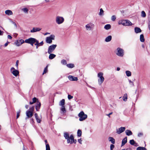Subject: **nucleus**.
I'll use <instances>...</instances> for the list:
<instances>
[{"label":"nucleus","mask_w":150,"mask_h":150,"mask_svg":"<svg viewBox=\"0 0 150 150\" xmlns=\"http://www.w3.org/2000/svg\"><path fill=\"white\" fill-rule=\"evenodd\" d=\"M64 136L65 139L67 140V143L72 144L73 143H76V140L74 139L73 135L71 134L69 137V134L68 132H64Z\"/></svg>","instance_id":"obj_1"},{"label":"nucleus","mask_w":150,"mask_h":150,"mask_svg":"<svg viewBox=\"0 0 150 150\" xmlns=\"http://www.w3.org/2000/svg\"><path fill=\"white\" fill-rule=\"evenodd\" d=\"M103 72H100L98 73L97 76L98 78V83L99 85H101L104 80L103 76Z\"/></svg>","instance_id":"obj_2"},{"label":"nucleus","mask_w":150,"mask_h":150,"mask_svg":"<svg viewBox=\"0 0 150 150\" xmlns=\"http://www.w3.org/2000/svg\"><path fill=\"white\" fill-rule=\"evenodd\" d=\"M79 117V120L82 121L85 120L87 117V115L84 114L83 111H81L78 115Z\"/></svg>","instance_id":"obj_3"},{"label":"nucleus","mask_w":150,"mask_h":150,"mask_svg":"<svg viewBox=\"0 0 150 150\" xmlns=\"http://www.w3.org/2000/svg\"><path fill=\"white\" fill-rule=\"evenodd\" d=\"M94 26L95 25L93 23H90L85 25V28L86 30L91 31L93 30Z\"/></svg>","instance_id":"obj_4"},{"label":"nucleus","mask_w":150,"mask_h":150,"mask_svg":"<svg viewBox=\"0 0 150 150\" xmlns=\"http://www.w3.org/2000/svg\"><path fill=\"white\" fill-rule=\"evenodd\" d=\"M116 54L118 56L122 57L124 55V50L122 48L118 47L116 50Z\"/></svg>","instance_id":"obj_5"},{"label":"nucleus","mask_w":150,"mask_h":150,"mask_svg":"<svg viewBox=\"0 0 150 150\" xmlns=\"http://www.w3.org/2000/svg\"><path fill=\"white\" fill-rule=\"evenodd\" d=\"M64 21V18L61 16H57L56 18V22L58 24H60L62 23Z\"/></svg>","instance_id":"obj_6"},{"label":"nucleus","mask_w":150,"mask_h":150,"mask_svg":"<svg viewBox=\"0 0 150 150\" xmlns=\"http://www.w3.org/2000/svg\"><path fill=\"white\" fill-rule=\"evenodd\" d=\"M55 36L54 35H52L49 37H47L46 38V42L49 44H51L52 42V40L54 39Z\"/></svg>","instance_id":"obj_7"},{"label":"nucleus","mask_w":150,"mask_h":150,"mask_svg":"<svg viewBox=\"0 0 150 150\" xmlns=\"http://www.w3.org/2000/svg\"><path fill=\"white\" fill-rule=\"evenodd\" d=\"M57 46L56 45H52L49 46L48 49V53L49 54L52 53L54 50Z\"/></svg>","instance_id":"obj_8"},{"label":"nucleus","mask_w":150,"mask_h":150,"mask_svg":"<svg viewBox=\"0 0 150 150\" xmlns=\"http://www.w3.org/2000/svg\"><path fill=\"white\" fill-rule=\"evenodd\" d=\"M11 71L12 74L16 76H17L19 74V72L18 71L15 69L13 67H12L11 68Z\"/></svg>","instance_id":"obj_9"},{"label":"nucleus","mask_w":150,"mask_h":150,"mask_svg":"<svg viewBox=\"0 0 150 150\" xmlns=\"http://www.w3.org/2000/svg\"><path fill=\"white\" fill-rule=\"evenodd\" d=\"M35 38H30L28 39L25 40V42L28 44L32 43L33 42H35Z\"/></svg>","instance_id":"obj_10"},{"label":"nucleus","mask_w":150,"mask_h":150,"mask_svg":"<svg viewBox=\"0 0 150 150\" xmlns=\"http://www.w3.org/2000/svg\"><path fill=\"white\" fill-rule=\"evenodd\" d=\"M26 114L27 117L25 119L26 120L29 118L32 117L33 115V113L32 112L30 111L27 110L26 112Z\"/></svg>","instance_id":"obj_11"},{"label":"nucleus","mask_w":150,"mask_h":150,"mask_svg":"<svg viewBox=\"0 0 150 150\" xmlns=\"http://www.w3.org/2000/svg\"><path fill=\"white\" fill-rule=\"evenodd\" d=\"M125 129L126 128L125 127H121L118 129H117L116 133L118 134H120L124 131Z\"/></svg>","instance_id":"obj_12"},{"label":"nucleus","mask_w":150,"mask_h":150,"mask_svg":"<svg viewBox=\"0 0 150 150\" xmlns=\"http://www.w3.org/2000/svg\"><path fill=\"white\" fill-rule=\"evenodd\" d=\"M41 28H40L34 27L32 29L30 30L31 33H34L38 31H39L41 30Z\"/></svg>","instance_id":"obj_13"},{"label":"nucleus","mask_w":150,"mask_h":150,"mask_svg":"<svg viewBox=\"0 0 150 150\" xmlns=\"http://www.w3.org/2000/svg\"><path fill=\"white\" fill-rule=\"evenodd\" d=\"M69 79L71 81H77L78 80V78L73 76L69 75L68 77Z\"/></svg>","instance_id":"obj_14"},{"label":"nucleus","mask_w":150,"mask_h":150,"mask_svg":"<svg viewBox=\"0 0 150 150\" xmlns=\"http://www.w3.org/2000/svg\"><path fill=\"white\" fill-rule=\"evenodd\" d=\"M41 103L40 102L37 101V104L35 106V108L37 111H38L41 106Z\"/></svg>","instance_id":"obj_15"},{"label":"nucleus","mask_w":150,"mask_h":150,"mask_svg":"<svg viewBox=\"0 0 150 150\" xmlns=\"http://www.w3.org/2000/svg\"><path fill=\"white\" fill-rule=\"evenodd\" d=\"M5 13L6 15L8 16L11 15L13 14V13L12 11L9 10H7L5 11Z\"/></svg>","instance_id":"obj_16"},{"label":"nucleus","mask_w":150,"mask_h":150,"mask_svg":"<svg viewBox=\"0 0 150 150\" xmlns=\"http://www.w3.org/2000/svg\"><path fill=\"white\" fill-rule=\"evenodd\" d=\"M125 26H130L132 25V23L129 20H125Z\"/></svg>","instance_id":"obj_17"},{"label":"nucleus","mask_w":150,"mask_h":150,"mask_svg":"<svg viewBox=\"0 0 150 150\" xmlns=\"http://www.w3.org/2000/svg\"><path fill=\"white\" fill-rule=\"evenodd\" d=\"M134 31L135 33H138L142 32V30L140 28L137 27L135 28Z\"/></svg>","instance_id":"obj_18"},{"label":"nucleus","mask_w":150,"mask_h":150,"mask_svg":"<svg viewBox=\"0 0 150 150\" xmlns=\"http://www.w3.org/2000/svg\"><path fill=\"white\" fill-rule=\"evenodd\" d=\"M127 142V137H125L122 140L121 146H124Z\"/></svg>","instance_id":"obj_19"},{"label":"nucleus","mask_w":150,"mask_h":150,"mask_svg":"<svg viewBox=\"0 0 150 150\" xmlns=\"http://www.w3.org/2000/svg\"><path fill=\"white\" fill-rule=\"evenodd\" d=\"M112 36L111 35H109L105 39V41L106 42H109L112 39Z\"/></svg>","instance_id":"obj_20"},{"label":"nucleus","mask_w":150,"mask_h":150,"mask_svg":"<svg viewBox=\"0 0 150 150\" xmlns=\"http://www.w3.org/2000/svg\"><path fill=\"white\" fill-rule=\"evenodd\" d=\"M125 133L127 136L131 135L132 134V132L130 130L128 129L125 131Z\"/></svg>","instance_id":"obj_21"},{"label":"nucleus","mask_w":150,"mask_h":150,"mask_svg":"<svg viewBox=\"0 0 150 150\" xmlns=\"http://www.w3.org/2000/svg\"><path fill=\"white\" fill-rule=\"evenodd\" d=\"M50 54L49 56V59H54V57H55L56 55L51 53Z\"/></svg>","instance_id":"obj_22"},{"label":"nucleus","mask_w":150,"mask_h":150,"mask_svg":"<svg viewBox=\"0 0 150 150\" xmlns=\"http://www.w3.org/2000/svg\"><path fill=\"white\" fill-rule=\"evenodd\" d=\"M125 20H119L118 21V23L119 25L122 24L125 26Z\"/></svg>","instance_id":"obj_23"},{"label":"nucleus","mask_w":150,"mask_h":150,"mask_svg":"<svg viewBox=\"0 0 150 150\" xmlns=\"http://www.w3.org/2000/svg\"><path fill=\"white\" fill-rule=\"evenodd\" d=\"M65 104V100L64 99H62L61 100L59 103V105L61 106H64Z\"/></svg>","instance_id":"obj_24"},{"label":"nucleus","mask_w":150,"mask_h":150,"mask_svg":"<svg viewBox=\"0 0 150 150\" xmlns=\"http://www.w3.org/2000/svg\"><path fill=\"white\" fill-rule=\"evenodd\" d=\"M61 106L62 107L61 108V111L62 112L61 113H62L64 114L66 112V109L65 108L64 106Z\"/></svg>","instance_id":"obj_25"},{"label":"nucleus","mask_w":150,"mask_h":150,"mask_svg":"<svg viewBox=\"0 0 150 150\" xmlns=\"http://www.w3.org/2000/svg\"><path fill=\"white\" fill-rule=\"evenodd\" d=\"M109 141L112 144H114L115 143V140L112 137H110L109 138Z\"/></svg>","instance_id":"obj_26"},{"label":"nucleus","mask_w":150,"mask_h":150,"mask_svg":"<svg viewBox=\"0 0 150 150\" xmlns=\"http://www.w3.org/2000/svg\"><path fill=\"white\" fill-rule=\"evenodd\" d=\"M111 26L110 24H108L105 25L104 26V28L106 30H108L110 29L111 28Z\"/></svg>","instance_id":"obj_27"},{"label":"nucleus","mask_w":150,"mask_h":150,"mask_svg":"<svg viewBox=\"0 0 150 150\" xmlns=\"http://www.w3.org/2000/svg\"><path fill=\"white\" fill-rule=\"evenodd\" d=\"M99 15L100 16H103L104 15V11L102 8L100 9Z\"/></svg>","instance_id":"obj_28"},{"label":"nucleus","mask_w":150,"mask_h":150,"mask_svg":"<svg viewBox=\"0 0 150 150\" xmlns=\"http://www.w3.org/2000/svg\"><path fill=\"white\" fill-rule=\"evenodd\" d=\"M140 40L141 42H143L144 41V36L143 34H141L140 35Z\"/></svg>","instance_id":"obj_29"},{"label":"nucleus","mask_w":150,"mask_h":150,"mask_svg":"<svg viewBox=\"0 0 150 150\" xmlns=\"http://www.w3.org/2000/svg\"><path fill=\"white\" fill-rule=\"evenodd\" d=\"M67 66L68 67L70 68H73L74 67V65L72 64H67Z\"/></svg>","instance_id":"obj_30"},{"label":"nucleus","mask_w":150,"mask_h":150,"mask_svg":"<svg viewBox=\"0 0 150 150\" xmlns=\"http://www.w3.org/2000/svg\"><path fill=\"white\" fill-rule=\"evenodd\" d=\"M127 94H125L124 95V96L122 97L123 100L124 101H126L127 100Z\"/></svg>","instance_id":"obj_31"},{"label":"nucleus","mask_w":150,"mask_h":150,"mask_svg":"<svg viewBox=\"0 0 150 150\" xmlns=\"http://www.w3.org/2000/svg\"><path fill=\"white\" fill-rule=\"evenodd\" d=\"M137 150H147V149L144 147L140 146L137 148Z\"/></svg>","instance_id":"obj_32"},{"label":"nucleus","mask_w":150,"mask_h":150,"mask_svg":"<svg viewBox=\"0 0 150 150\" xmlns=\"http://www.w3.org/2000/svg\"><path fill=\"white\" fill-rule=\"evenodd\" d=\"M82 134V132L80 129H78L77 131V135L78 137H81Z\"/></svg>","instance_id":"obj_33"},{"label":"nucleus","mask_w":150,"mask_h":150,"mask_svg":"<svg viewBox=\"0 0 150 150\" xmlns=\"http://www.w3.org/2000/svg\"><path fill=\"white\" fill-rule=\"evenodd\" d=\"M41 117H36V120L37 122L38 123H40L41 122Z\"/></svg>","instance_id":"obj_34"},{"label":"nucleus","mask_w":150,"mask_h":150,"mask_svg":"<svg viewBox=\"0 0 150 150\" xmlns=\"http://www.w3.org/2000/svg\"><path fill=\"white\" fill-rule=\"evenodd\" d=\"M126 75L127 76H130L131 75V73L130 71H126Z\"/></svg>","instance_id":"obj_35"},{"label":"nucleus","mask_w":150,"mask_h":150,"mask_svg":"<svg viewBox=\"0 0 150 150\" xmlns=\"http://www.w3.org/2000/svg\"><path fill=\"white\" fill-rule=\"evenodd\" d=\"M22 10L25 13H27L28 11V9L26 8H23L22 9Z\"/></svg>","instance_id":"obj_36"},{"label":"nucleus","mask_w":150,"mask_h":150,"mask_svg":"<svg viewBox=\"0 0 150 150\" xmlns=\"http://www.w3.org/2000/svg\"><path fill=\"white\" fill-rule=\"evenodd\" d=\"M141 16L142 17L144 18L146 16V14L144 11H142L141 12Z\"/></svg>","instance_id":"obj_37"},{"label":"nucleus","mask_w":150,"mask_h":150,"mask_svg":"<svg viewBox=\"0 0 150 150\" xmlns=\"http://www.w3.org/2000/svg\"><path fill=\"white\" fill-rule=\"evenodd\" d=\"M15 44L17 46H20L21 45V43L19 42V41L18 40L16 41L15 42Z\"/></svg>","instance_id":"obj_38"},{"label":"nucleus","mask_w":150,"mask_h":150,"mask_svg":"<svg viewBox=\"0 0 150 150\" xmlns=\"http://www.w3.org/2000/svg\"><path fill=\"white\" fill-rule=\"evenodd\" d=\"M135 142L133 139L130 140L129 141L130 144L132 145H133L134 144Z\"/></svg>","instance_id":"obj_39"},{"label":"nucleus","mask_w":150,"mask_h":150,"mask_svg":"<svg viewBox=\"0 0 150 150\" xmlns=\"http://www.w3.org/2000/svg\"><path fill=\"white\" fill-rule=\"evenodd\" d=\"M61 62L63 65H65L67 64V61L65 60L62 59V60Z\"/></svg>","instance_id":"obj_40"},{"label":"nucleus","mask_w":150,"mask_h":150,"mask_svg":"<svg viewBox=\"0 0 150 150\" xmlns=\"http://www.w3.org/2000/svg\"><path fill=\"white\" fill-rule=\"evenodd\" d=\"M46 150H50V146L49 144H47L46 145Z\"/></svg>","instance_id":"obj_41"},{"label":"nucleus","mask_w":150,"mask_h":150,"mask_svg":"<svg viewBox=\"0 0 150 150\" xmlns=\"http://www.w3.org/2000/svg\"><path fill=\"white\" fill-rule=\"evenodd\" d=\"M35 45L39 46V41L36 39H35Z\"/></svg>","instance_id":"obj_42"},{"label":"nucleus","mask_w":150,"mask_h":150,"mask_svg":"<svg viewBox=\"0 0 150 150\" xmlns=\"http://www.w3.org/2000/svg\"><path fill=\"white\" fill-rule=\"evenodd\" d=\"M47 71V66L45 68L44 71H43V74H44L46 73Z\"/></svg>","instance_id":"obj_43"},{"label":"nucleus","mask_w":150,"mask_h":150,"mask_svg":"<svg viewBox=\"0 0 150 150\" xmlns=\"http://www.w3.org/2000/svg\"><path fill=\"white\" fill-rule=\"evenodd\" d=\"M20 112H21L20 110H19V111H18L17 112V116H16L17 119L19 117Z\"/></svg>","instance_id":"obj_44"},{"label":"nucleus","mask_w":150,"mask_h":150,"mask_svg":"<svg viewBox=\"0 0 150 150\" xmlns=\"http://www.w3.org/2000/svg\"><path fill=\"white\" fill-rule=\"evenodd\" d=\"M116 19V17L115 15L112 16L111 17V20L113 21H115Z\"/></svg>","instance_id":"obj_45"},{"label":"nucleus","mask_w":150,"mask_h":150,"mask_svg":"<svg viewBox=\"0 0 150 150\" xmlns=\"http://www.w3.org/2000/svg\"><path fill=\"white\" fill-rule=\"evenodd\" d=\"M35 107L34 106H33L30 108V111L32 112H33V111H34V109Z\"/></svg>","instance_id":"obj_46"},{"label":"nucleus","mask_w":150,"mask_h":150,"mask_svg":"<svg viewBox=\"0 0 150 150\" xmlns=\"http://www.w3.org/2000/svg\"><path fill=\"white\" fill-rule=\"evenodd\" d=\"M37 98H35V97L33 99V103H35L36 102H37Z\"/></svg>","instance_id":"obj_47"},{"label":"nucleus","mask_w":150,"mask_h":150,"mask_svg":"<svg viewBox=\"0 0 150 150\" xmlns=\"http://www.w3.org/2000/svg\"><path fill=\"white\" fill-rule=\"evenodd\" d=\"M18 41L21 45L22 44H23L24 42H25V41H24V40L22 39H21L19 40H18Z\"/></svg>","instance_id":"obj_48"},{"label":"nucleus","mask_w":150,"mask_h":150,"mask_svg":"<svg viewBox=\"0 0 150 150\" xmlns=\"http://www.w3.org/2000/svg\"><path fill=\"white\" fill-rule=\"evenodd\" d=\"M73 96H71L70 95H68V98L69 100H70L73 98Z\"/></svg>","instance_id":"obj_49"},{"label":"nucleus","mask_w":150,"mask_h":150,"mask_svg":"<svg viewBox=\"0 0 150 150\" xmlns=\"http://www.w3.org/2000/svg\"><path fill=\"white\" fill-rule=\"evenodd\" d=\"M129 83L132 86H134V84L133 82H132L131 80H129Z\"/></svg>","instance_id":"obj_50"},{"label":"nucleus","mask_w":150,"mask_h":150,"mask_svg":"<svg viewBox=\"0 0 150 150\" xmlns=\"http://www.w3.org/2000/svg\"><path fill=\"white\" fill-rule=\"evenodd\" d=\"M114 147V145L113 144H111L110 146V150H112Z\"/></svg>","instance_id":"obj_51"},{"label":"nucleus","mask_w":150,"mask_h":150,"mask_svg":"<svg viewBox=\"0 0 150 150\" xmlns=\"http://www.w3.org/2000/svg\"><path fill=\"white\" fill-rule=\"evenodd\" d=\"M43 41H42L40 43H39V46H42L43 44Z\"/></svg>","instance_id":"obj_52"},{"label":"nucleus","mask_w":150,"mask_h":150,"mask_svg":"<svg viewBox=\"0 0 150 150\" xmlns=\"http://www.w3.org/2000/svg\"><path fill=\"white\" fill-rule=\"evenodd\" d=\"M18 63H19L18 60L16 61V66L17 67V68H18Z\"/></svg>","instance_id":"obj_53"},{"label":"nucleus","mask_w":150,"mask_h":150,"mask_svg":"<svg viewBox=\"0 0 150 150\" xmlns=\"http://www.w3.org/2000/svg\"><path fill=\"white\" fill-rule=\"evenodd\" d=\"M78 141L80 144H82L81 142L82 141V140H81V139H78Z\"/></svg>","instance_id":"obj_54"},{"label":"nucleus","mask_w":150,"mask_h":150,"mask_svg":"<svg viewBox=\"0 0 150 150\" xmlns=\"http://www.w3.org/2000/svg\"><path fill=\"white\" fill-rule=\"evenodd\" d=\"M143 133H139L138 134V137H140L141 136H142L143 135Z\"/></svg>","instance_id":"obj_55"},{"label":"nucleus","mask_w":150,"mask_h":150,"mask_svg":"<svg viewBox=\"0 0 150 150\" xmlns=\"http://www.w3.org/2000/svg\"><path fill=\"white\" fill-rule=\"evenodd\" d=\"M7 37L8 38L10 39H11L12 38V37L10 35H8Z\"/></svg>","instance_id":"obj_56"},{"label":"nucleus","mask_w":150,"mask_h":150,"mask_svg":"<svg viewBox=\"0 0 150 150\" xmlns=\"http://www.w3.org/2000/svg\"><path fill=\"white\" fill-rule=\"evenodd\" d=\"M112 112H111L110 113H109V114H107L106 115L109 117H110V115H112Z\"/></svg>","instance_id":"obj_57"},{"label":"nucleus","mask_w":150,"mask_h":150,"mask_svg":"<svg viewBox=\"0 0 150 150\" xmlns=\"http://www.w3.org/2000/svg\"><path fill=\"white\" fill-rule=\"evenodd\" d=\"M133 145L135 146H139L138 144L136 142H135L134 144Z\"/></svg>","instance_id":"obj_58"},{"label":"nucleus","mask_w":150,"mask_h":150,"mask_svg":"<svg viewBox=\"0 0 150 150\" xmlns=\"http://www.w3.org/2000/svg\"><path fill=\"white\" fill-rule=\"evenodd\" d=\"M3 31H1V30H0V35H2L3 34Z\"/></svg>","instance_id":"obj_59"},{"label":"nucleus","mask_w":150,"mask_h":150,"mask_svg":"<svg viewBox=\"0 0 150 150\" xmlns=\"http://www.w3.org/2000/svg\"><path fill=\"white\" fill-rule=\"evenodd\" d=\"M9 43L8 42H6L5 44H4V46L5 47H6L7 46V45L8 44V43Z\"/></svg>","instance_id":"obj_60"},{"label":"nucleus","mask_w":150,"mask_h":150,"mask_svg":"<svg viewBox=\"0 0 150 150\" xmlns=\"http://www.w3.org/2000/svg\"><path fill=\"white\" fill-rule=\"evenodd\" d=\"M148 27L149 29V30H150V22H149L148 23Z\"/></svg>","instance_id":"obj_61"},{"label":"nucleus","mask_w":150,"mask_h":150,"mask_svg":"<svg viewBox=\"0 0 150 150\" xmlns=\"http://www.w3.org/2000/svg\"><path fill=\"white\" fill-rule=\"evenodd\" d=\"M50 34V33H48V32H46L44 34V35H47V34Z\"/></svg>","instance_id":"obj_62"},{"label":"nucleus","mask_w":150,"mask_h":150,"mask_svg":"<svg viewBox=\"0 0 150 150\" xmlns=\"http://www.w3.org/2000/svg\"><path fill=\"white\" fill-rule=\"evenodd\" d=\"M35 118L37 117H38V115L37 113H35Z\"/></svg>","instance_id":"obj_63"},{"label":"nucleus","mask_w":150,"mask_h":150,"mask_svg":"<svg viewBox=\"0 0 150 150\" xmlns=\"http://www.w3.org/2000/svg\"><path fill=\"white\" fill-rule=\"evenodd\" d=\"M28 105H25V108H26V109H28Z\"/></svg>","instance_id":"obj_64"}]
</instances>
